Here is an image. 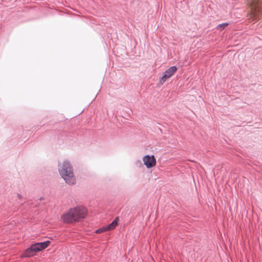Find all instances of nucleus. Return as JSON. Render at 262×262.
<instances>
[{"label":"nucleus","instance_id":"nucleus-1","mask_svg":"<svg viewBox=\"0 0 262 262\" xmlns=\"http://www.w3.org/2000/svg\"><path fill=\"white\" fill-rule=\"evenodd\" d=\"M87 214V210L83 207H75L70 208L61 215L62 222L65 224H72L84 219Z\"/></svg>","mask_w":262,"mask_h":262},{"label":"nucleus","instance_id":"nucleus-2","mask_svg":"<svg viewBox=\"0 0 262 262\" xmlns=\"http://www.w3.org/2000/svg\"><path fill=\"white\" fill-rule=\"evenodd\" d=\"M58 170L61 177L66 183L69 185L75 184V179L74 176L73 167L68 160L63 162L62 166L59 168Z\"/></svg>","mask_w":262,"mask_h":262},{"label":"nucleus","instance_id":"nucleus-3","mask_svg":"<svg viewBox=\"0 0 262 262\" xmlns=\"http://www.w3.org/2000/svg\"><path fill=\"white\" fill-rule=\"evenodd\" d=\"M178 70V68L176 66L170 67L163 73L162 76L160 78L159 83L162 85L169 78L171 77L173 74Z\"/></svg>","mask_w":262,"mask_h":262},{"label":"nucleus","instance_id":"nucleus-4","mask_svg":"<svg viewBox=\"0 0 262 262\" xmlns=\"http://www.w3.org/2000/svg\"><path fill=\"white\" fill-rule=\"evenodd\" d=\"M143 163L147 168L155 166L156 164V160L154 156L145 155L143 158Z\"/></svg>","mask_w":262,"mask_h":262},{"label":"nucleus","instance_id":"nucleus-5","mask_svg":"<svg viewBox=\"0 0 262 262\" xmlns=\"http://www.w3.org/2000/svg\"><path fill=\"white\" fill-rule=\"evenodd\" d=\"M251 7L253 11L254 16L258 17L259 14L262 11V7L258 0H253L251 3Z\"/></svg>","mask_w":262,"mask_h":262},{"label":"nucleus","instance_id":"nucleus-6","mask_svg":"<svg viewBox=\"0 0 262 262\" xmlns=\"http://www.w3.org/2000/svg\"><path fill=\"white\" fill-rule=\"evenodd\" d=\"M35 252H34L32 247L30 245V246L26 249L24 252L21 254L20 257L21 258H26V257H30L34 256V253Z\"/></svg>","mask_w":262,"mask_h":262},{"label":"nucleus","instance_id":"nucleus-7","mask_svg":"<svg viewBox=\"0 0 262 262\" xmlns=\"http://www.w3.org/2000/svg\"><path fill=\"white\" fill-rule=\"evenodd\" d=\"M119 222V218L116 217L110 224L105 226L106 231H110L114 229Z\"/></svg>","mask_w":262,"mask_h":262},{"label":"nucleus","instance_id":"nucleus-8","mask_svg":"<svg viewBox=\"0 0 262 262\" xmlns=\"http://www.w3.org/2000/svg\"><path fill=\"white\" fill-rule=\"evenodd\" d=\"M36 244H38L37 246L40 252L42 250L46 249L51 244V242L49 240H47L41 242H36Z\"/></svg>","mask_w":262,"mask_h":262},{"label":"nucleus","instance_id":"nucleus-9","mask_svg":"<svg viewBox=\"0 0 262 262\" xmlns=\"http://www.w3.org/2000/svg\"><path fill=\"white\" fill-rule=\"evenodd\" d=\"M228 25H229V23H222L221 24H219L216 27V29L217 30L221 31L223 30Z\"/></svg>","mask_w":262,"mask_h":262},{"label":"nucleus","instance_id":"nucleus-10","mask_svg":"<svg viewBox=\"0 0 262 262\" xmlns=\"http://www.w3.org/2000/svg\"><path fill=\"white\" fill-rule=\"evenodd\" d=\"M107 231L106 229H105V226L104 227H102L101 228H100L99 229H97L96 230H95V233H103V232H106Z\"/></svg>","mask_w":262,"mask_h":262},{"label":"nucleus","instance_id":"nucleus-11","mask_svg":"<svg viewBox=\"0 0 262 262\" xmlns=\"http://www.w3.org/2000/svg\"><path fill=\"white\" fill-rule=\"evenodd\" d=\"M37 245L38 244H37L36 243H35L31 245V247H32L33 248L34 252H35V253L40 252Z\"/></svg>","mask_w":262,"mask_h":262},{"label":"nucleus","instance_id":"nucleus-12","mask_svg":"<svg viewBox=\"0 0 262 262\" xmlns=\"http://www.w3.org/2000/svg\"><path fill=\"white\" fill-rule=\"evenodd\" d=\"M17 195L19 199H20L21 198V195L19 193H18Z\"/></svg>","mask_w":262,"mask_h":262},{"label":"nucleus","instance_id":"nucleus-13","mask_svg":"<svg viewBox=\"0 0 262 262\" xmlns=\"http://www.w3.org/2000/svg\"><path fill=\"white\" fill-rule=\"evenodd\" d=\"M137 162H138L140 165L141 164V161L139 160Z\"/></svg>","mask_w":262,"mask_h":262},{"label":"nucleus","instance_id":"nucleus-14","mask_svg":"<svg viewBox=\"0 0 262 262\" xmlns=\"http://www.w3.org/2000/svg\"><path fill=\"white\" fill-rule=\"evenodd\" d=\"M42 199H43V197H40V198H39V200H42Z\"/></svg>","mask_w":262,"mask_h":262}]
</instances>
